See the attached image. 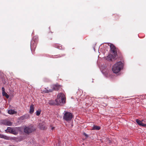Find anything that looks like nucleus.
I'll return each instance as SVG.
<instances>
[{
  "instance_id": "6ab92c4d",
  "label": "nucleus",
  "mask_w": 146,
  "mask_h": 146,
  "mask_svg": "<svg viewBox=\"0 0 146 146\" xmlns=\"http://www.w3.org/2000/svg\"><path fill=\"white\" fill-rule=\"evenodd\" d=\"M54 46L58 48H59V49H60L61 48V47L60 46H59L58 45H57L56 44H55V45H54Z\"/></svg>"
},
{
  "instance_id": "4468645a",
  "label": "nucleus",
  "mask_w": 146,
  "mask_h": 146,
  "mask_svg": "<svg viewBox=\"0 0 146 146\" xmlns=\"http://www.w3.org/2000/svg\"><path fill=\"white\" fill-rule=\"evenodd\" d=\"M8 113L10 114H13L16 113V112L13 110H8Z\"/></svg>"
},
{
  "instance_id": "412c9836",
  "label": "nucleus",
  "mask_w": 146,
  "mask_h": 146,
  "mask_svg": "<svg viewBox=\"0 0 146 146\" xmlns=\"http://www.w3.org/2000/svg\"><path fill=\"white\" fill-rule=\"evenodd\" d=\"M83 135H85L86 137H88V135L86 133H83Z\"/></svg>"
},
{
  "instance_id": "f8f14e48",
  "label": "nucleus",
  "mask_w": 146,
  "mask_h": 146,
  "mask_svg": "<svg viewBox=\"0 0 146 146\" xmlns=\"http://www.w3.org/2000/svg\"><path fill=\"white\" fill-rule=\"evenodd\" d=\"M100 129V127L99 126L94 125L92 129L93 130H99Z\"/></svg>"
},
{
  "instance_id": "f3484780",
  "label": "nucleus",
  "mask_w": 146,
  "mask_h": 146,
  "mask_svg": "<svg viewBox=\"0 0 146 146\" xmlns=\"http://www.w3.org/2000/svg\"><path fill=\"white\" fill-rule=\"evenodd\" d=\"M41 112V111L40 110H37L36 112V115L37 116L39 115H40V114Z\"/></svg>"
},
{
  "instance_id": "b1692460",
  "label": "nucleus",
  "mask_w": 146,
  "mask_h": 146,
  "mask_svg": "<svg viewBox=\"0 0 146 146\" xmlns=\"http://www.w3.org/2000/svg\"><path fill=\"white\" fill-rule=\"evenodd\" d=\"M54 129V127H53L52 128V130H53Z\"/></svg>"
},
{
  "instance_id": "aec40b11",
  "label": "nucleus",
  "mask_w": 146,
  "mask_h": 146,
  "mask_svg": "<svg viewBox=\"0 0 146 146\" xmlns=\"http://www.w3.org/2000/svg\"><path fill=\"white\" fill-rule=\"evenodd\" d=\"M26 118L25 115H23L21 117L20 119L21 120H24Z\"/></svg>"
},
{
  "instance_id": "dca6fc26",
  "label": "nucleus",
  "mask_w": 146,
  "mask_h": 146,
  "mask_svg": "<svg viewBox=\"0 0 146 146\" xmlns=\"http://www.w3.org/2000/svg\"><path fill=\"white\" fill-rule=\"evenodd\" d=\"M12 123L10 121L7 120L6 125H7L11 126L12 125Z\"/></svg>"
},
{
  "instance_id": "2eb2a0df",
  "label": "nucleus",
  "mask_w": 146,
  "mask_h": 146,
  "mask_svg": "<svg viewBox=\"0 0 146 146\" xmlns=\"http://www.w3.org/2000/svg\"><path fill=\"white\" fill-rule=\"evenodd\" d=\"M2 94L3 96H5L7 98H8L9 97V96L5 92H2Z\"/></svg>"
},
{
  "instance_id": "20e7f679",
  "label": "nucleus",
  "mask_w": 146,
  "mask_h": 146,
  "mask_svg": "<svg viewBox=\"0 0 146 146\" xmlns=\"http://www.w3.org/2000/svg\"><path fill=\"white\" fill-rule=\"evenodd\" d=\"M73 115L72 114L67 112H65L63 116V119L67 121H71Z\"/></svg>"
},
{
  "instance_id": "ddd939ff",
  "label": "nucleus",
  "mask_w": 146,
  "mask_h": 146,
  "mask_svg": "<svg viewBox=\"0 0 146 146\" xmlns=\"http://www.w3.org/2000/svg\"><path fill=\"white\" fill-rule=\"evenodd\" d=\"M0 137L4 138L7 140H9V137H8L6 136L0 134Z\"/></svg>"
},
{
  "instance_id": "9d476101",
  "label": "nucleus",
  "mask_w": 146,
  "mask_h": 146,
  "mask_svg": "<svg viewBox=\"0 0 146 146\" xmlns=\"http://www.w3.org/2000/svg\"><path fill=\"white\" fill-rule=\"evenodd\" d=\"M7 130L8 132L14 134L15 131L14 129L10 127H8Z\"/></svg>"
},
{
  "instance_id": "4be33fe9",
  "label": "nucleus",
  "mask_w": 146,
  "mask_h": 146,
  "mask_svg": "<svg viewBox=\"0 0 146 146\" xmlns=\"http://www.w3.org/2000/svg\"><path fill=\"white\" fill-rule=\"evenodd\" d=\"M2 92H5V88H4L2 87Z\"/></svg>"
},
{
  "instance_id": "6e6552de",
  "label": "nucleus",
  "mask_w": 146,
  "mask_h": 146,
  "mask_svg": "<svg viewBox=\"0 0 146 146\" xmlns=\"http://www.w3.org/2000/svg\"><path fill=\"white\" fill-rule=\"evenodd\" d=\"M36 42L33 40L31 41V50L35 49L36 47Z\"/></svg>"
},
{
  "instance_id": "7ed1b4c3",
  "label": "nucleus",
  "mask_w": 146,
  "mask_h": 146,
  "mask_svg": "<svg viewBox=\"0 0 146 146\" xmlns=\"http://www.w3.org/2000/svg\"><path fill=\"white\" fill-rule=\"evenodd\" d=\"M62 88V86L59 85L58 83L54 84L52 86V89L48 90L46 88L45 89V90L43 91V92L45 93H48L52 92L53 90L58 91Z\"/></svg>"
},
{
  "instance_id": "1a4fd4ad",
  "label": "nucleus",
  "mask_w": 146,
  "mask_h": 146,
  "mask_svg": "<svg viewBox=\"0 0 146 146\" xmlns=\"http://www.w3.org/2000/svg\"><path fill=\"white\" fill-rule=\"evenodd\" d=\"M136 121L138 125L144 127H146V124L143 123L141 121L138 119H137Z\"/></svg>"
},
{
  "instance_id": "0eeeda50",
  "label": "nucleus",
  "mask_w": 146,
  "mask_h": 146,
  "mask_svg": "<svg viewBox=\"0 0 146 146\" xmlns=\"http://www.w3.org/2000/svg\"><path fill=\"white\" fill-rule=\"evenodd\" d=\"M111 50L112 54H117L116 49L115 46L113 44H111L110 45Z\"/></svg>"
},
{
  "instance_id": "5701e85b",
  "label": "nucleus",
  "mask_w": 146,
  "mask_h": 146,
  "mask_svg": "<svg viewBox=\"0 0 146 146\" xmlns=\"http://www.w3.org/2000/svg\"><path fill=\"white\" fill-rule=\"evenodd\" d=\"M142 122L143 123V122L146 123V120H141Z\"/></svg>"
},
{
  "instance_id": "a211bd4d",
  "label": "nucleus",
  "mask_w": 146,
  "mask_h": 146,
  "mask_svg": "<svg viewBox=\"0 0 146 146\" xmlns=\"http://www.w3.org/2000/svg\"><path fill=\"white\" fill-rule=\"evenodd\" d=\"M6 121H7V120H6V119L3 120L1 121V123L3 124L6 125Z\"/></svg>"
},
{
  "instance_id": "f03ea898",
  "label": "nucleus",
  "mask_w": 146,
  "mask_h": 146,
  "mask_svg": "<svg viewBox=\"0 0 146 146\" xmlns=\"http://www.w3.org/2000/svg\"><path fill=\"white\" fill-rule=\"evenodd\" d=\"M65 98L64 94L62 93H60L58 94L57 98L55 100L56 102V104L59 105L61 103H63L65 102Z\"/></svg>"
},
{
  "instance_id": "f257e3e1",
  "label": "nucleus",
  "mask_w": 146,
  "mask_h": 146,
  "mask_svg": "<svg viewBox=\"0 0 146 146\" xmlns=\"http://www.w3.org/2000/svg\"><path fill=\"white\" fill-rule=\"evenodd\" d=\"M123 64L121 62H116L113 66L112 70L113 73L119 72L123 68Z\"/></svg>"
},
{
  "instance_id": "9b49d317",
  "label": "nucleus",
  "mask_w": 146,
  "mask_h": 146,
  "mask_svg": "<svg viewBox=\"0 0 146 146\" xmlns=\"http://www.w3.org/2000/svg\"><path fill=\"white\" fill-rule=\"evenodd\" d=\"M34 111V105L33 104H32L31 105L30 107V110L29 111V113L32 114Z\"/></svg>"
},
{
  "instance_id": "39448f33",
  "label": "nucleus",
  "mask_w": 146,
  "mask_h": 146,
  "mask_svg": "<svg viewBox=\"0 0 146 146\" xmlns=\"http://www.w3.org/2000/svg\"><path fill=\"white\" fill-rule=\"evenodd\" d=\"M35 130V129L33 127H26L25 128L24 131L25 133L27 134H29L31 133Z\"/></svg>"
},
{
  "instance_id": "393cba45",
  "label": "nucleus",
  "mask_w": 146,
  "mask_h": 146,
  "mask_svg": "<svg viewBox=\"0 0 146 146\" xmlns=\"http://www.w3.org/2000/svg\"><path fill=\"white\" fill-rule=\"evenodd\" d=\"M64 55H62V56H59L58 57H61L62 56H64Z\"/></svg>"
},
{
  "instance_id": "423d86ee",
  "label": "nucleus",
  "mask_w": 146,
  "mask_h": 146,
  "mask_svg": "<svg viewBox=\"0 0 146 146\" xmlns=\"http://www.w3.org/2000/svg\"><path fill=\"white\" fill-rule=\"evenodd\" d=\"M117 55V54H113L112 55H109L108 56V59L111 61L115 60L116 59V57Z\"/></svg>"
}]
</instances>
